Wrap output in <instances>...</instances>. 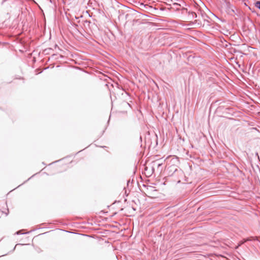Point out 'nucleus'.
<instances>
[{"label": "nucleus", "instance_id": "1", "mask_svg": "<svg viewBox=\"0 0 260 260\" xmlns=\"http://www.w3.org/2000/svg\"><path fill=\"white\" fill-rule=\"evenodd\" d=\"M147 192L151 198H155L157 196V190L153 189V187H150L147 188Z\"/></svg>", "mask_w": 260, "mask_h": 260}, {"label": "nucleus", "instance_id": "2", "mask_svg": "<svg viewBox=\"0 0 260 260\" xmlns=\"http://www.w3.org/2000/svg\"><path fill=\"white\" fill-rule=\"evenodd\" d=\"M255 6L256 7H257V8L260 9V2L259 1L256 2L255 4Z\"/></svg>", "mask_w": 260, "mask_h": 260}]
</instances>
